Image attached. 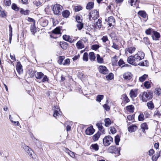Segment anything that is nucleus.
I'll list each match as a JSON object with an SVG mask.
<instances>
[{
    "label": "nucleus",
    "mask_w": 161,
    "mask_h": 161,
    "mask_svg": "<svg viewBox=\"0 0 161 161\" xmlns=\"http://www.w3.org/2000/svg\"><path fill=\"white\" fill-rule=\"evenodd\" d=\"M103 42L105 44V46L107 47H109L110 42L108 39V37L107 36H103L101 39Z\"/></svg>",
    "instance_id": "10"
},
{
    "label": "nucleus",
    "mask_w": 161,
    "mask_h": 161,
    "mask_svg": "<svg viewBox=\"0 0 161 161\" xmlns=\"http://www.w3.org/2000/svg\"><path fill=\"white\" fill-rule=\"evenodd\" d=\"M95 25H96L98 28H100L102 26V23L101 20L99 19L97 22H96Z\"/></svg>",
    "instance_id": "37"
},
{
    "label": "nucleus",
    "mask_w": 161,
    "mask_h": 161,
    "mask_svg": "<svg viewBox=\"0 0 161 161\" xmlns=\"http://www.w3.org/2000/svg\"><path fill=\"white\" fill-rule=\"evenodd\" d=\"M139 121H142L144 119V116L143 114H140L138 117Z\"/></svg>",
    "instance_id": "52"
},
{
    "label": "nucleus",
    "mask_w": 161,
    "mask_h": 161,
    "mask_svg": "<svg viewBox=\"0 0 161 161\" xmlns=\"http://www.w3.org/2000/svg\"><path fill=\"white\" fill-rule=\"evenodd\" d=\"M148 77V75L146 74H144L139 78V80L141 82H143L144 81L146 78Z\"/></svg>",
    "instance_id": "39"
},
{
    "label": "nucleus",
    "mask_w": 161,
    "mask_h": 161,
    "mask_svg": "<svg viewBox=\"0 0 161 161\" xmlns=\"http://www.w3.org/2000/svg\"><path fill=\"white\" fill-rule=\"evenodd\" d=\"M110 131L112 134H114L116 132V130L114 127H110Z\"/></svg>",
    "instance_id": "59"
},
{
    "label": "nucleus",
    "mask_w": 161,
    "mask_h": 161,
    "mask_svg": "<svg viewBox=\"0 0 161 161\" xmlns=\"http://www.w3.org/2000/svg\"><path fill=\"white\" fill-rule=\"evenodd\" d=\"M82 8V7L80 5H78L75 7V12L79 11L81 10Z\"/></svg>",
    "instance_id": "46"
},
{
    "label": "nucleus",
    "mask_w": 161,
    "mask_h": 161,
    "mask_svg": "<svg viewBox=\"0 0 161 161\" xmlns=\"http://www.w3.org/2000/svg\"><path fill=\"white\" fill-rule=\"evenodd\" d=\"M144 85V86L147 89H148L151 87L150 82L148 81H146L145 82Z\"/></svg>",
    "instance_id": "54"
},
{
    "label": "nucleus",
    "mask_w": 161,
    "mask_h": 161,
    "mask_svg": "<svg viewBox=\"0 0 161 161\" xmlns=\"http://www.w3.org/2000/svg\"><path fill=\"white\" fill-rule=\"evenodd\" d=\"M154 93L158 96L160 95L161 94V89L159 88H155Z\"/></svg>",
    "instance_id": "43"
},
{
    "label": "nucleus",
    "mask_w": 161,
    "mask_h": 161,
    "mask_svg": "<svg viewBox=\"0 0 161 161\" xmlns=\"http://www.w3.org/2000/svg\"><path fill=\"white\" fill-rule=\"evenodd\" d=\"M94 3L93 2H89L88 3L86 6L87 9L90 10L93 8Z\"/></svg>",
    "instance_id": "22"
},
{
    "label": "nucleus",
    "mask_w": 161,
    "mask_h": 161,
    "mask_svg": "<svg viewBox=\"0 0 161 161\" xmlns=\"http://www.w3.org/2000/svg\"><path fill=\"white\" fill-rule=\"evenodd\" d=\"M83 59L85 61H87L88 59V53L87 52L85 53L83 55Z\"/></svg>",
    "instance_id": "41"
},
{
    "label": "nucleus",
    "mask_w": 161,
    "mask_h": 161,
    "mask_svg": "<svg viewBox=\"0 0 161 161\" xmlns=\"http://www.w3.org/2000/svg\"><path fill=\"white\" fill-rule=\"evenodd\" d=\"M161 115V114L158 110H156L154 113L153 116L154 117H159Z\"/></svg>",
    "instance_id": "45"
},
{
    "label": "nucleus",
    "mask_w": 161,
    "mask_h": 161,
    "mask_svg": "<svg viewBox=\"0 0 161 161\" xmlns=\"http://www.w3.org/2000/svg\"><path fill=\"white\" fill-rule=\"evenodd\" d=\"M70 63V60L69 58H67L64 60V62L63 63V64L66 65L69 64Z\"/></svg>",
    "instance_id": "61"
},
{
    "label": "nucleus",
    "mask_w": 161,
    "mask_h": 161,
    "mask_svg": "<svg viewBox=\"0 0 161 161\" xmlns=\"http://www.w3.org/2000/svg\"><path fill=\"white\" fill-rule=\"evenodd\" d=\"M122 100L125 103H127L129 102L130 100L127 96L126 94H124L122 96Z\"/></svg>",
    "instance_id": "40"
},
{
    "label": "nucleus",
    "mask_w": 161,
    "mask_h": 161,
    "mask_svg": "<svg viewBox=\"0 0 161 161\" xmlns=\"http://www.w3.org/2000/svg\"><path fill=\"white\" fill-rule=\"evenodd\" d=\"M95 132V130L93 129L92 126L88 127L85 131L86 134L88 135H92Z\"/></svg>",
    "instance_id": "9"
},
{
    "label": "nucleus",
    "mask_w": 161,
    "mask_h": 161,
    "mask_svg": "<svg viewBox=\"0 0 161 161\" xmlns=\"http://www.w3.org/2000/svg\"><path fill=\"white\" fill-rule=\"evenodd\" d=\"M147 105L149 109L152 110L154 108V105L152 101L147 103Z\"/></svg>",
    "instance_id": "31"
},
{
    "label": "nucleus",
    "mask_w": 161,
    "mask_h": 161,
    "mask_svg": "<svg viewBox=\"0 0 161 161\" xmlns=\"http://www.w3.org/2000/svg\"><path fill=\"white\" fill-rule=\"evenodd\" d=\"M113 142V138L110 136H106L103 139V142L104 145L107 146Z\"/></svg>",
    "instance_id": "5"
},
{
    "label": "nucleus",
    "mask_w": 161,
    "mask_h": 161,
    "mask_svg": "<svg viewBox=\"0 0 161 161\" xmlns=\"http://www.w3.org/2000/svg\"><path fill=\"white\" fill-rule=\"evenodd\" d=\"M98 69L100 73L103 74H106L109 72L108 69L104 66L100 65L98 67Z\"/></svg>",
    "instance_id": "7"
},
{
    "label": "nucleus",
    "mask_w": 161,
    "mask_h": 161,
    "mask_svg": "<svg viewBox=\"0 0 161 161\" xmlns=\"http://www.w3.org/2000/svg\"><path fill=\"white\" fill-rule=\"evenodd\" d=\"M12 9L16 11H18L19 9V8L18 7L16 4L15 3H13L12 4Z\"/></svg>",
    "instance_id": "53"
},
{
    "label": "nucleus",
    "mask_w": 161,
    "mask_h": 161,
    "mask_svg": "<svg viewBox=\"0 0 161 161\" xmlns=\"http://www.w3.org/2000/svg\"><path fill=\"white\" fill-rule=\"evenodd\" d=\"M137 129V126L135 125H132L128 128V131L130 132H134Z\"/></svg>",
    "instance_id": "17"
},
{
    "label": "nucleus",
    "mask_w": 161,
    "mask_h": 161,
    "mask_svg": "<svg viewBox=\"0 0 161 161\" xmlns=\"http://www.w3.org/2000/svg\"><path fill=\"white\" fill-rule=\"evenodd\" d=\"M136 50V48L134 47H130L126 48V52L127 51L130 53H133Z\"/></svg>",
    "instance_id": "26"
},
{
    "label": "nucleus",
    "mask_w": 161,
    "mask_h": 161,
    "mask_svg": "<svg viewBox=\"0 0 161 161\" xmlns=\"http://www.w3.org/2000/svg\"><path fill=\"white\" fill-rule=\"evenodd\" d=\"M17 72L20 74L23 72L22 65L19 63H18L16 66Z\"/></svg>",
    "instance_id": "16"
},
{
    "label": "nucleus",
    "mask_w": 161,
    "mask_h": 161,
    "mask_svg": "<svg viewBox=\"0 0 161 161\" xmlns=\"http://www.w3.org/2000/svg\"><path fill=\"white\" fill-rule=\"evenodd\" d=\"M132 74L130 72H127L125 73L123 75V77L125 80H129L132 77Z\"/></svg>",
    "instance_id": "12"
},
{
    "label": "nucleus",
    "mask_w": 161,
    "mask_h": 161,
    "mask_svg": "<svg viewBox=\"0 0 161 161\" xmlns=\"http://www.w3.org/2000/svg\"><path fill=\"white\" fill-rule=\"evenodd\" d=\"M141 128L144 130H145L147 129L148 127L147 126V124L146 123H144L142 124L141 125Z\"/></svg>",
    "instance_id": "48"
},
{
    "label": "nucleus",
    "mask_w": 161,
    "mask_h": 161,
    "mask_svg": "<svg viewBox=\"0 0 161 161\" xmlns=\"http://www.w3.org/2000/svg\"><path fill=\"white\" fill-rule=\"evenodd\" d=\"M35 77L38 80L42 79V82H48L49 79L46 75H45L42 72H37L35 75Z\"/></svg>",
    "instance_id": "2"
},
{
    "label": "nucleus",
    "mask_w": 161,
    "mask_h": 161,
    "mask_svg": "<svg viewBox=\"0 0 161 161\" xmlns=\"http://www.w3.org/2000/svg\"><path fill=\"white\" fill-rule=\"evenodd\" d=\"M40 23L43 27L47 26L48 24V20L45 18H42L40 20Z\"/></svg>",
    "instance_id": "13"
},
{
    "label": "nucleus",
    "mask_w": 161,
    "mask_h": 161,
    "mask_svg": "<svg viewBox=\"0 0 161 161\" xmlns=\"http://www.w3.org/2000/svg\"><path fill=\"white\" fill-rule=\"evenodd\" d=\"M70 36H69L66 35H64L63 36V38L64 40L67 41Z\"/></svg>",
    "instance_id": "63"
},
{
    "label": "nucleus",
    "mask_w": 161,
    "mask_h": 161,
    "mask_svg": "<svg viewBox=\"0 0 161 161\" xmlns=\"http://www.w3.org/2000/svg\"><path fill=\"white\" fill-rule=\"evenodd\" d=\"M83 23L81 22H78V24L77 25V26L78 29L79 30H80L82 29L83 27Z\"/></svg>",
    "instance_id": "49"
},
{
    "label": "nucleus",
    "mask_w": 161,
    "mask_h": 161,
    "mask_svg": "<svg viewBox=\"0 0 161 161\" xmlns=\"http://www.w3.org/2000/svg\"><path fill=\"white\" fill-rule=\"evenodd\" d=\"M134 115H128L127 116V118L129 120H132L134 119Z\"/></svg>",
    "instance_id": "60"
},
{
    "label": "nucleus",
    "mask_w": 161,
    "mask_h": 161,
    "mask_svg": "<svg viewBox=\"0 0 161 161\" xmlns=\"http://www.w3.org/2000/svg\"><path fill=\"white\" fill-rule=\"evenodd\" d=\"M53 33L55 34H59L60 33V30L59 28L57 27L55 29L52 31Z\"/></svg>",
    "instance_id": "35"
},
{
    "label": "nucleus",
    "mask_w": 161,
    "mask_h": 161,
    "mask_svg": "<svg viewBox=\"0 0 161 161\" xmlns=\"http://www.w3.org/2000/svg\"><path fill=\"white\" fill-rule=\"evenodd\" d=\"M105 125L106 127H108L111 124V121L109 118H106L104 120Z\"/></svg>",
    "instance_id": "29"
},
{
    "label": "nucleus",
    "mask_w": 161,
    "mask_h": 161,
    "mask_svg": "<svg viewBox=\"0 0 161 161\" xmlns=\"http://www.w3.org/2000/svg\"><path fill=\"white\" fill-rule=\"evenodd\" d=\"M153 35H152V37L153 39L154 40H157L160 37V34L157 31H153Z\"/></svg>",
    "instance_id": "15"
},
{
    "label": "nucleus",
    "mask_w": 161,
    "mask_h": 161,
    "mask_svg": "<svg viewBox=\"0 0 161 161\" xmlns=\"http://www.w3.org/2000/svg\"><path fill=\"white\" fill-rule=\"evenodd\" d=\"M135 60V59L133 56H129L127 59V61L128 63L131 64H133V63H134Z\"/></svg>",
    "instance_id": "20"
},
{
    "label": "nucleus",
    "mask_w": 161,
    "mask_h": 161,
    "mask_svg": "<svg viewBox=\"0 0 161 161\" xmlns=\"http://www.w3.org/2000/svg\"><path fill=\"white\" fill-rule=\"evenodd\" d=\"M96 125L98 128L100 130H102L103 128V127L102 126V123H97L96 124Z\"/></svg>",
    "instance_id": "51"
},
{
    "label": "nucleus",
    "mask_w": 161,
    "mask_h": 161,
    "mask_svg": "<svg viewBox=\"0 0 161 161\" xmlns=\"http://www.w3.org/2000/svg\"><path fill=\"white\" fill-rule=\"evenodd\" d=\"M60 45L61 47L64 50L66 49L68 47V43L64 42H60Z\"/></svg>",
    "instance_id": "19"
},
{
    "label": "nucleus",
    "mask_w": 161,
    "mask_h": 161,
    "mask_svg": "<svg viewBox=\"0 0 161 161\" xmlns=\"http://www.w3.org/2000/svg\"><path fill=\"white\" fill-rule=\"evenodd\" d=\"M114 76V74L112 73H110L106 76V78L108 80H111L113 79Z\"/></svg>",
    "instance_id": "38"
},
{
    "label": "nucleus",
    "mask_w": 161,
    "mask_h": 161,
    "mask_svg": "<svg viewBox=\"0 0 161 161\" xmlns=\"http://www.w3.org/2000/svg\"><path fill=\"white\" fill-rule=\"evenodd\" d=\"M153 31L152 29L149 28L145 31V33L147 35H151Z\"/></svg>",
    "instance_id": "50"
},
{
    "label": "nucleus",
    "mask_w": 161,
    "mask_h": 161,
    "mask_svg": "<svg viewBox=\"0 0 161 161\" xmlns=\"http://www.w3.org/2000/svg\"><path fill=\"white\" fill-rule=\"evenodd\" d=\"M4 3L5 5L9 6L11 4L10 0H4Z\"/></svg>",
    "instance_id": "58"
},
{
    "label": "nucleus",
    "mask_w": 161,
    "mask_h": 161,
    "mask_svg": "<svg viewBox=\"0 0 161 161\" xmlns=\"http://www.w3.org/2000/svg\"><path fill=\"white\" fill-rule=\"evenodd\" d=\"M103 107L107 111H108L110 110V107L108 106V105L107 104H105L103 105Z\"/></svg>",
    "instance_id": "64"
},
{
    "label": "nucleus",
    "mask_w": 161,
    "mask_h": 161,
    "mask_svg": "<svg viewBox=\"0 0 161 161\" xmlns=\"http://www.w3.org/2000/svg\"><path fill=\"white\" fill-rule=\"evenodd\" d=\"M90 147L95 150V151H97L99 149L98 146L96 143L92 144L91 145Z\"/></svg>",
    "instance_id": "34"
},
{
    "label": "nucleus",
    "mask_w": 161,
    "mask_h": 161,
    "mask_svg": "<svg viewBox=\"0 0 161 161\" xmlns=\"http://www.w3.org/2000/svg\"><path fill=\"white\" fill-rule=\"evenodd\" d=\"M62 14L64 17L67 18L69 15L70 12L69 10H66L62 12Z\"/></svg>",
    "instance_id": "25"
},
{
    "label": "nucleus",
    "mask_w": 161,
    "mask_h": 161,
    "mask_svg": "<svg viewBox=\"0 0 161 161\" xmlns=\"http://www.w3.org/2000/svg\"><path fill=\"white\" fill-rule=\"evenodd\" d=\"M99 47V46L98 45L95 44L92 46V49L93 50H96Z\"/></svg>",
    "instance_id": "57"
},
{
    "label": "nucleus",
    "mask_w": 161,
    "mask_h": 161,
    "mask_svg": "<svg viewBox=\"0 0 161 161\" xmlns=\"http://www.w3.org/2000/svg\"><path fill=\"white\" fill-rule=\"evenodd\" d=\"M55 108L56 109H54V114H53V116L54 117H56L57 116H58L59 115H60L59 112L60 110L58 107H55Z\"/></svg>",
    "instance_id": "21"
},
{
    "label": "nucleus",
    "mask_w": 161,
    "mask_h": 161,
    "mask_svg": "<svg viewBox=\"0 0 161 161\" xmlns=\"http://www.w3.org/2000/svg\"><path fill=\"white\" fill-rule=\"evenodd\" d=\"M120 140V137L119 135L116 136L115 137L114 141L117 145H119V143Z\"/></svg>",
    "instance_id": "42"
},
{
    "label": "nucleus",
    "mask_w": 161,
    "mask_h": 161,
    "mask_svg": "<svg viewBox=\"0 0 161 161\" xmlns=\"http://www.w3.org/2000/svg\"><path fill=\"white\" fill-rule=\"evenodd\" d=\"M88 18L90 20L97 19L99 17V13L97 10L91 11L88 14Z\"/></svg>",
    "instance_id": "3"
},
{
    "label": "nucleus",
    "mask_w": 161,
    "mask_h": 161,
    "mask_svg": "<svg viewBox=\"0 0 161 161\" xmlns=\"http://www.w3.org/2000/svg\"><path fill=\"white\" fill-rule=\"evenodd\" d=\"M108 150L110 153H114L118 155H120V148L119 147L116 148L115 146H110L108 148Z\"/></svg>",
    "instance_id": "6"
},
{
    "label": "nucleus",
    "mask_w": 161,
    "mask_h": 161,
    "mask_svg": "<svg viewBox=\"0 0 161 161\" xmlns=\"http://www.w3.org/2000/svg\"><path fill=\"white\" fill-rule=\"evenodd\" d=\"M134 57L135 58V59H136L137 61H140L142 60L140 55L138 53L135 55Z\"/></svg>",
    "instance_id": "56"
},
{
    "label": "nucleus",
    "mask_w": 161,
    "mask_h": 161,
    "mask_svg": "<svg viewBox=\"0 0 161 161\" xmlns=\"http://www.w3.org/2000/svg\"><path fill=\"white\" fill-rule=\"evenodd\" d=\"M20 12L22 14H23L25 15H27L29 14V10H26L24 11V9H23L22 8H21L20 9Z\"/></svg>",
    "instance_id": "44"
},
{
    "label": "nucleus",
    "mask_w": 161,
    "mask_h": 161,
    "mask_svg": "<svg viewBox=\"0 0 161 161\" xmlns=\"http://www.w3.org/2000/svg\"><path fill=\"white\" fill-rule=\"evenodd\" d=\"M30 30L32 34L34 35L37 31L35 24H33V25H31Z\"/></svg>",
    "instance_id": "18"
},
{
    "label": "nucleus",
    "mask_w": 161,
    "mask_h": 161,
    "mask_svg": "<svg viewBox=\"0 0 161 161\" xmlns=\"http://www.w3.org/2000/svg\"><path fill=\"white\" fill-rule=\"evenodd\" d=\"M43 2V0H35L33 3L36 6H38L41 5Z\"/></svg>",
    "instance_id": "28"
},
{
    "label": "nucleus",
    "mask_w": 161,
    "mask_h": 161,
    "mask_svg": "<svg viewBox=\"0 0 161 161\" xmlns=\"http://www.w3.org/2000/svg\"><path fill=\"white\" fill-rule=\"evenodd\" d=\"M143 40L144 42L145 43V44L147 45H148L150 44V42L149 40V39L148 37H145L143 38Z\"/></svg>",
    "instance_id": "47"
},
{
    "label": "nucleus",
    "mask_w": 161,
    "mask_h": 161,
    "mask_svg": "<svg viewBox=\"0 0 161 161\" xmlns=\"http://www.w3.org/2000/svg\"><path fill=\"white\" fill-rule=\"evenodd\" d=\"M104 96L103 95H98L96 97V100L98 102H101V100L103 99Z\"/></svg>",
    "instance_id": "36"
},
{
    "label": "nucleus",
    "mask_w": 161,
    "mask_h": 161,
    "mask_svg": "<svg viewBox=\"0 0 161 161\" xmlns=\"http://www.w3.org/2000/svg\"><path fill=\"white\" fill-rule=\"evenodd\" d=\"M105 20L107 21L109 27L114 26L115 25V20L113 16L109 17L107 19H106Z\"/></svg>",
    "instance_id": "8"
},
{
    "label": "nucleus",
    "mask_w": 161,
    "mask_h": 161,
    "mask_svg": "<svg viewBox=\"0 0 161 161\" xmlns=\"http://www.w3.org/2000/svg\"><path fill=\"white\" fill-rule=\"evenodd\" d=\"M129 2L131 4V5L133 6L136 4L138 5L139 3V0H129Z\"/></svg>",
    "instance_id": "30"
},
{
    "label": "nucleus",
    "mask_w": 161,
    "mask_h": 161,
    "mask_svg": "<svg viewBox=\"0 0 161 161\" xmlns=\"http://www.w3.org/2000/svg\"><path fill=\"white\" fill-rule=\"evenodd\" d=\"M65 57L63 56H60L59 57L58 63L59 64H63V61L64 58Z\"/></svg>",
    "instance_id": "55"
},
{
    "label": "nucleus",
    "mask_w": 161,
    "mask_h": 161,
    "mask_svg": "<svg viewBox=\"0 0 161 161\" xmlns=\"http://www.w3.org/2000/svg\"><path fill=\"white\" fill-rule=\"evenodd\" d=\"M100 133L99 132L95 134L92 137L93 140L94 141H97L100 137Z\"/></svg>",
    "instance_id": "27"
},
{
    "label": "nucleus",
    "mask_w": 161,
    "mask_h": 161,
    "mask_svg": "<svg viewBox=\"0 0 161 161\" xmlns=\"http://www.w3.org/2000/svg\"><path fill=\"white\" fill-rule=\"evenodd\" d=\"M153 97V92L147 91L141 93L139 95V97L143 102H146L152 99Z\"/></svg>",
    "instance_id": "1"
},
{
    "label": "nucleus",
    "mask_w": 161,
    "mask_h": 161,
    "mask_svg": "<svg viewBox=\"0 0 161 161\" xmlns=\"http://www.w3.org/2000/svg\"><path fill=\"white\" fill-rule=\"evenodd\" d=\"M138 89H131L130 92V95L132 98L136 97L137 95Z\"/></svg>",
    "instance_id": "11"
},
{
    "label": "nucleus",
    "mask_w": 161,
    "mask_h": 161,
    "mask_svg": "<svg viewBox=\"0 0 161 161\" xmlns=\"http://www.w3.org/2000/svg\"><path fill=\"white\" fill-rule=\"evenodd\" d=\"M97 62L98 63L101 64L103 63V58L101 57L99 54H97Z\"/></svg>",
    "instance_id": "32"
},
{
    "label": "nucleus",
    "mask_w": 161,
    "mask_h": 161,
    "mask_svg": "<svg viewBox=\"0 0 161 161\" xmlns=\"http://www.w3.org/2000/svg\"><path fill=\"white\" fill-rule=\"evenodd\" d=\"M63 9V7L58 4L54 5L53 8V11L54 14L57 15H59Z\"/></svg>",
    "instance_id": "4"
},
{
    "label": "nucleus",
    "mask_w": 161,
    "mask_h": 161,
    "mask_svg": "<svg viewBox=\"0 0 161 161\" xmlns=\"http://www.w3.org/2000/svg\"><path fill=\"white\" fill-rule=\"evenodd\" d=\"M76 45L77 48L79 49H81L84 47L83 41V40H80L78 41L76 43Z\"/></svg>",
    "instance_id": "14"
},
{
    "label": "nucleus",
    "mask_w": 161,
    "mask_h": 161,
    "mask_svg": "<svg viewBox=\"0 0 161 161\" xmlns=\"http://www.w3.org/2000/svg\"><path fill=\"white\" fill-rule=\"evenodd\" d=\"M138 15L141 16L143 18H146L147 17V14L146 12L143 11H140L138 13Z\"/></svg>",
    "instance_id": "23"
},
{
    "label": "nucleus",
    "mask_w": 161,
    "mask_h": 161,
    "mask_svg": "<svg viewBox=\"0 0 161 161\" xmlns=\"http://www.w3.org/2000/svg\"><path fill=\"white\" fill-rule=\"evenodd\" d=\"M126 109L130 112H133L134 109V107L133 105L128 106L126 107Z\"/></svg>",
    "instance_id": "33"
},
{
    "label": "nucleus",
    "mask_w": 161,
    "mask_h": 161,
    "mask_svg": "<svg viewBox=\"0 0 161 161\" xmlns=\"http://www.w3.org/2000/svg\"><path fill=\"white\" fill-rule=\"evenodd\" d=\"M76 20L77 22H81L82 21V19H81V17L79 16H76Z\"/></svg>",
    "instance_id": "62"
},
{
    "label": "nucleus",
    "mask_w": 161,
    "mask_h": 161,
    "mask_svg": "<svg viewBox=\"0 0 161 161\" xmlns=\"http://www.w3.org/2000/svg\"><path fill=\"white\" fill-rule=\"evenodd\" d=\"M89 59L92 61H94L96 59V57L95 56L94 53L93 52H90L89 54Z\"/></svg>",
    "instance_id": "24"
}]
</instances>
